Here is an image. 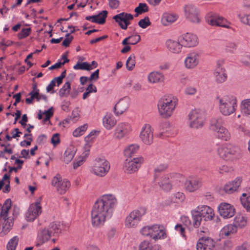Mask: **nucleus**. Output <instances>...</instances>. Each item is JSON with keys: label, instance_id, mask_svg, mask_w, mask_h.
I'll list each match as a JSON object with an SVG mask.
<instances>
[{"label": "nucleus", "instance_id": "obj_1", "mask_svg": "<svg viewBox=\"0 0 250 250\" xmlns=\"http://www.w3.org/2000/svg\"><path fill=\"white\" fill-rule=\"evenodd\" d=\"M117 200L112 194H105L97 200L91 210V223L93 227H100L110 219L117 205Z\"/></svg>", "mask_w": 250, "mask_h": 250}, {"label": "nucleus", "instance_id": "obj_2", "mask_svg": "<svg viewBox=\"0 0 250 250\" xmlns=\"http://www.w3.org/2000/svg\"><path fill=\"white\" fill-rule=\"evenodd\" d=\"M220 112L224 116H229L233 113L237 108V100L235 97L230 95H225L217 97Z\"/></svg>", "mask_w": 250, "mask_h": 250}, {"label": "nucleus", "instance_id": "obj_3", "mask_svg": "<svg viewBox=\"0 0 250 250\" xmlns=\"http://www.w3.org/2000/svg\"><path fill=\"white\" fill-rule=\"evenodd\" d=\"M12 202L10 199L5 200L1 207L0 212V227H2L1 233L7 234L13 226V219L8 217L9 209L11 208Z\"/></svg>", "mask_w": 250, "mask_h": 250}, {"label": "nucleus", "instance_id": "obj_4", "mask_svg": "<svg viewBox=\"0 0 250 250\" xmlns=\"http://www.w3.org/2000/svg\"><path fill=\"white\" fill-rule=\"evenodd\" d=\"M176 104V102L170 98H161L158 104L160 114L164 118H167L171 116Z\"/></svg>", "mask_w": 250, "mask_h": 250}, {"label": "nucleus", "instance_id": "obj_5", "mask_svg": "<svg viewBox=\"0 0 250 250\" xmlns=\"http://www.w3.org/2000/svg\"><path fill=\"white\" fill-rule=\"evenodd\" d=\"M219 156L225 160H232L239 153V148L231 144H225L220 146L217 149Z\"/></svg>", "mask_w": 250, "mask_h": 250}, {"label": "nucleus", "instance_id": "obj_6", "mask_svg": "<svg viewBox=\"0 0 250 250\" xmlns=\"http://www.w3.org/2000/svg\"><path fill=\"white\" fill-rule=\"evenodd\" d=\"M146 212V208L145 207H140L133 210L126 216L125 222V226L128 228L136 227Z\"/></svg>", "mask_w": 250, "mask_h": 250}, {"label": "nucleus", "instance_id": "obj_7", "mask_svg": "<svg viewBox=\"0 0 250 250\" xmlns=\"http://www.w3.org/2000/svg\"><path fill=\"white\" fill-rule=\"evenodd\" d=\"M110 168L109 162L104 158H97L91 171L97 176L104 177L108 173Z\"/></svg>", "mask_w": 250, "mask_h": 250}, {"label": "nucleus", "instance_id": "obj_8", "mask_svg": "<svg viewBox=\"0 0 250 250\" xmlns=\"http://www.w3.org/2000/svg\"><path fill=\"white\" fill-rule=\"evenodd\" d=\"M190 127L193 128L202 127L204 125V116L203 112L199 109L191 110L188 115Z\"/></svg>", "mask_w": 250, "mask_h": 250}, {"label": "nucleus", "instance_id": "obj_9", "mask_svg": "<svg viewBox=\"0 0 250 250\" xmlns=\"http://www.w3.org/2000/svg\"><path fill=\"white\" fill-rule=\"evenodd\" d=\"M51 185L60 194H64L71 186L70 182L66 179H62V177L57 174L52 180Z\"/></svg>", "mask_w": 250, "mask_h": 250}, {"label": "nucleus", "instance_id": "obj_10", "mask_svg": "<svg viewBox=\"0 0 250 250\" xmlns=\"http://www.w3.org/2000/svg\"><path fill=\"white\" fill-rule=\"evenodd\" d=\"M153 181L155 185H158L164 191H169L172 188L171 174H165L159 178L157 174H154Z\"/></svg>", "mask_w": 250, "mask_h": 250}, {"label": "nucleus", "instance_id": "obj_11", "mask_svg": "<svg viewBox=\"0 0 250 250\" xmlns=\"http://www.w3.org/2000/svg\"><path fill=\"white\" fill-rule=\"evenodd\" d=\"M144 159L142 157L134 158L132 159H126L124 163V169L127 173H133L141 167Z\"/></svg>", "mask_w": 250, "mask_h": 250}, {"label": "nucleus", "instance_id": "obj_12", "mask_svg": "<svg viewBox=\"0 0 250 250\" xmlns=\"http://www.w3.org/2000/svg\"><path fill=\"white\" fill-rule=\"evenodd\" d=\"M140 138L146 145H150L153 142V129L149 124H146L142 127Z\"/></svg>", "mask_w": 250, "mask_h": 250}, {"label": "nucleus", "instance_id": "obj_13", "mask_svg": "<svg viewBox=\"0 0 250 250\" xmlns=\"http://www.w3.org/2000/svg\"><path fill=\"white\" fill-rule=\"evenodd\" d=\"M215 82L220 84L225 83L228 79V74L225 68L222 66V62H218L213 72Z\"/></svg>", "mask_w": 250, "mask_h": 250}, {"label": "nucleus", "instance_id": "obj_14", "mask_svg": "<svg viewBox=\"0 0 250 250\" xmlns=\"http://www.w3.org/2000/svg\"><path fill=\"white\" fill-rule=\"evenodd\" d=\"M178 41L182 45L186 47H192L196 46L198 43L197 37L193 34L187 33L178 38Z\"/></svg>", "mask_w": 250, "mask_h": 250}, {"label": "nucleus", "instance_id": "obj_15", "mask_svg": "<svg viewBox=\"0 0 250 250\" xmlns=\"http://www.w3.org/2000/svg\"><path fill=\"white\" fill-rule=\"evenodd\" d=\"M113 19L118 23L122 29L126 30L128 25L130 24L129 21L133 19V16L131 14L122 12L114 16Z\"/></svg>", "mask_w": 250, "mask_h": 250}, {"label": "nucleus", "instance_id": "obj_16", "mask_svg": "<svg viewBox=\"0 0 250 250\" xmlns=\"http://www.w3.org/2000/svg\"><path fill=\"white\" fill-rule=\"evenodd\" d=\"M200 53L198 51H194L187 55L185 60V67L188 69H193L199 63Z\"/></svg>", "mask_w": 250, "mask_h": 250}, {"label": "nucleus", "instance_id": "obj_17", "mask_svg": "<svg viewBox=\"0 0 250 250\" xmlns=\"http://www.w3.org/2000/svg\"><path fill=\"white\" fill-rule=\"evenodd\" d=\"M42 212L40 203L37 202L32 204L25 213V218L28 221H33Z\"/></svg>", "mask_w": 250, "mask_h": 250}, {"label": "nucleus", "instance_id": "obj_18", "mask_svg": "<svg viewBox=\"0 0 250 250\" xmlns=\"http://www.w3.org/2000/svg\"><path fill=\"white\" fill-rule=\"evenodd\" d=\"M131 130V127L129 124L125 123L119 124L116 126L114 132V137L118 140H120L126 135Z\"/></svg>", "mask_w": 250, "mask_h": 250}, {"label": "nucleus", "instance_id": "obj_19", "mask_svg": "<svg viewBox=\"0 0 250 250\" xmlns=\"http://www.w3.org/2000/svg\"><path fill=\"white\" fill-rule=\"evenodd\" d=\"M184 11L186 18L194 23L200 22L198 11L197 8L193 5L188 4L185 6Z\"/></svg>", "mask_w": 250, "mask_h": 250}, {"label": "nucleus", "instance_id": "obj_20", "mask_svg": "<svg viewBox=\"0 0 250 250\" xmlns=\"http://www.w3.org/2000/svg\"><path fill=\"white\" fill-rule=\"evenodd\" d=\"M218 209L220 215L224 218H231L235 214V208L233 206L227 203H221Z\"/></svg>", "mask_w": 250, "mask_h": 250}, {"label": "nucleus", "instance_id": "obj_21", "mask_svg": "<svg viewBox=\"0 0 250 250\" xmlns=\"http://www.w3.org/2000/svg\"><path fill=\"white\" fill-rule=\"evenodd\" d=\"M197 210L202 218L206 221L212 220L214 215L213 209L208 206L198 207Z\"/></svg>", "mask_w": 250, "mask_h": 250}, {"label": "nucleus", "instance_id": "obj_22", "mask_svg": "<svg viewBox=\"0 0 250 250\" xmlns=\"http://www.w3.org/2000/svg\"><path fill=\"white\" fill-rule=\"evenodd\" d=\"M129 107V100L125 98L120 100L115 105L114 110L115 115H120L125 112Z\"/></svg>", "mask_w": 250, "mask_h": 250}, {"label": "nucleus", "instance_id": "obj_23", "mask_svg": "<svg viewBox=\"0 0 250 250\" xmlns=\"http://www.w3.org/2000/svg\"><path fill=\"white\" fill-rule=\"evenodd\" d=\"M202 186L201 181L196 179H187L185 183V187L187 190L189 192H193L198 189Z\"/></svg>", "mask_w": 250, "mask_h": 250}, {"label": "nucleus", "instance_id": "obj_24", "mask_svg": "<svg viewBox=\"0 0 250 250\" xmlns=\"http://www.w3.org/2000/svg\"><path fill=\"white\" fill-rule=\"evenodd\" d=\"M237 229L236 226L229 224L224 226L220 231L219 236L222 238L230 236L236 233Z\"/></svg>", "mask_w": 250, "mask_h": 250}, {"label": "nucleus", "instance_id": "obj_25", "mask_svg": "<svg viewBox=\"0 0 250 250\" xmlns=\"http://www.w3.org/2000/svg\"><path fill=\"white\" fill-rule=\"evenodd\" d=\"M166 45L167 49L171 52L174 53H179L181 52L183 46L181 42L172 40H168L166 42Z\"/></svg>", "mask_w": 250, "mask_h": 250}, {"label": "nucleus", "instance_id": "obj_26", "mask_svg": "<svg viewBox=\"0 0 250 250\" xmlns=\"http://www.w3.org/2000/svg\"><path fill=\"white\" fill-rule=\"evenodd\" d=\"M166 237V233L165 230L163 229L159 225H153V231L151 238L154 240L161 239H164Z\"/></svg>", "mask_w": 250, "mask_h": 250}, {"label": "nucleus", "instance_id": "obj_27", "mask_svg": "<svg viewBox=\"0 0 250 250\" xmlns=\"http://www.w3.org/2000/svg\"><path fill=\"white\" fill-rule=\"evenodd\" d=\"M164 80V75L158 71L152 72L148 75V81L151 83H163Z\"/></svg>", "mask_w": 250, "mask_h": 250}, {"label": "nucleus", "instance_id": "obj_28", "mask_svg": "<svg viewBox=\"0 0 250 250\" xmlns=\"http://www.w3.org/2000/svg\"><path fill=\"white\" fill-rule=\"evenodd\" d=\"M240 184L241 181L240 179L236 178L231 182L226 184L224 187V190L227 193H232L233 192L237 190L240 186Z\"/></svg>", "mask_w": 250, "mask_h": 250}, {"label": "nucleus", "instance_id": "obj_29", "mask_svg": "<svg viewBox=\"0 0 250 250\" xmlns=\"http://www.w3.org/2000/svg\"><path fill=\"white\" fill-rule=\"evenodd\" d=\"M225 21L226 20L225 19L219 16H213L208 20V23L211 25L229 28V26L225 24Z\"/></svg>", "mask_w": 250, "mask_h": 250}, {"label": "nucleus", "instance_id": "obj_30", "mask_svg": "<svg viewBox=\"0 0 250 250\" xmlns=\"http://www.w3.org/2000/svg\"><path fill=\"white\" fill-rule=\"evenodd\" d=\"M224 121L221 117L213 118L210 121V129L215 132L219 128L222 127L224 125Z\"/></svg>", "mask_w": 250, "mask_h": 250}, {"label": "nucleus", "instance_id": "obj_31", "mask_svg": "<svg viewBox=\"0 0 250 250\" xmlns=\"http://www.w3.org/2000/svg\"><path fill=\"white\" fill-rule=\"evenodd\" d=\"M215 136L220 139L224 141L229 140L231 137L230 133L224 126L219 128L214 132Z\"/></svg>", "mask_w": 250, "mask_h": 250}, {"label": "nucleus", "instance_id": "obj_32", "mask_svg": "<svg viewBox=\"0 0 250 250\" xmlns=\"http://www.w3.org/2000/svg\"><path fill=\"white\" fill-rule=\"evenodd\" d=\"M139 149V146L138 145H130L125 148L124 151V155L129 159L138 151Z\"/></svg>", "mask_w": 250, "mask_h": 250}, {"label": "nucleus", "instance_id": "obj_33", "mask_svg": "<svg viewBox=\"0 0 250 250\" xmlns=\"http://www.w3.org/2000/svg\"><path fill=\"white\" fill-rule=\"evenodd\" d=\"M52 236H58L62 232L60 223L51 222L47 227Z\"/></svg>", "mask_w": 250, "mask_h": 250}, {"label": "nucleus", "instance_id": "obj_34", "mask_svg": "<svg viewBox=\"0 0 250 250\" xmlns=\"http://www.w3.org/2000/svg\"><path fill=\"white\" fill-rule=\"evenodd\" d=\"M103 125L107 129H110L116 123V120L111 114H106L103 120Z\"/></svg>", "mask_w": 250, "mask_h": 250}, {"label": "nucleus", "instance_id": "obj_35", "mask_svg": "<svg viewBox=\"0 0 250 250\" xmlns=\"http://www.w3.org/2000/svg\"><path fill=\"white\" fill-rule=\"evenodd\" d=\"M107 14L108 12L106 10H103L97 15H93V16H94V20H92V22L100 24H104L105 22V19Z\"/></svg>", "mask_w": 250, "mask_h": 250}, {"label": "nucleus", "instance_id": "obj_36", "mask_svg": "<svg viewBox=\"0 0 250 250\" xmlns=\"http://www.w3.org/2000/svg\"><path fill=\"white\" fill-rule=\"evenodd\" d=\"M75 153L74 147L71 146L67 148L64 153L63 161L66 164L70 163L74 158Z\"/></svg>", "mask_w": 250, "mask_h": 250}, {"label": "nucleus", "instance_id": "obj_37", "mask_svg": "<svg viewBox=\"0 0 250 250\" xmlns=\"http://www.w3.org/2000/svg\"><path fill=\"white\" fill-rule=\"evenodd\" d=\"M192 219V226L195 228H198L201 225L202 218L197 209L191 211Z\"/></svg>", "mask_w": 250, "mask_h": 250}, {"label": "nucleus", "instance_id": "obj_38", "mask_svg": "<svg viewBox=\"0 0 250 250\" xmlns=\"http://www.w3.org/2000/svg\"><path fill=\"white\" fill-rule=\"evenodd\" d=\"M240 109L242 114L250 118V99L242 101Z\"/></svg>", "mask_w": 250, "mask_h": 250}, {"label": "nucleus", "instance_id": "obj_39", "mask_svg": "<svg viewBox=\"0 0 250 250\" xmlns=\"http://www.w3.org/2000/svg\"><path fill=\"white\" fill-rule=\"evenodd\" d=\"M52 235L48 229L44 228L43 229H41L38 234V239L42 240V243H44L48 241Z\"/></svg>", "mask_w": 250, "mask_h": 250}, {"label": "nucleus", "instance_id": "obj_40", "mask_svg": "<svg viewBox=\"0 0 250 250\" xmlns=\"http://www.w3.org/2000/svg\"><path fill=\"white\" fill-rule=\"evenodd\" d=\"M247 219L241 214L237 215L234 219L233 225L236 226V229L238 227L242 228L247 225Z\"/></svg>", "mask_w": 250, "mask_h": 250}, {"label": "nucleus", "instance_id": "obj_41", "mask_svg": "<svg viewBox=\"0 0 250 250\" xmlns=\"http://www.w3.org/2000/svg\"><path fill=\"white\" fill-rule=\"evenodd\" d=\"M177 19V17L174 14L165 13L163 15L162 21L164 25H167V23H172Z\"/></svg>", "mask_w": 250, "mask_h": 250}, {"label": "nucleus", "instance_id": "obj_42", "mask_svg": "<svg viewBox=\"0 0 250 250\" xmlns=\"http://www.w3.org/2000/svg\"><path fill=\"white\" fill-rule=\"evenodd\" d=\"M241 204L247 212L250 213V196L247 197L246 193H243L240 198Z\"/></svg>", "mask_w": 250, "mask_h": 250}, {"label": "nucleus", "instance_id": "obj_43", "mask_svg": "<svg viewBox=\"0 0 250 250\" xmlns=\"http://www.w3.org/2000/svg\"><path fill=\"white\" fill-rule=\"evenodd\" d=\"M71 89V83L69 82H66L62 87L59 90V95L61 97H63L69 94Z\"/></svg>", "mask_w": 250, "mask_h": 250}, {"label": "nucleus", "instance_id": "obj_44", "mask_svg": "<svg viewBox=\"0 0 250 250\" xmlns=\"http://www.w3.org/2000/svg\"><path fill=\"white\" fill-rule=\"evenodd\" d=\"M135 65V56L134 54L130 55L126 62V67L128 70H132Z\"/></svg>", "mask_w": 250, "mask_h": 250}, {"label": "nucleus", "instance_id": "obj_45", "mask_svg": "<svg viewBox=\"0 0 250 250\" xmlns=\"http://www.w3.org/2000/svg\"><path fill=\"white\" fill-rule=\"evenodd\" d=\"M73 68L75 70H85L89 71L92 70L91 67L90 66V63L87 62H77L76 65L73 66Z\"/></svg>", "mask_w": 250, "mask_h": 250}, {"label": "nucleus", "instance_id": "obj_46", "mask_svg": "<svg viewBox=\"0 0 250 250\" xmlns=\"http://www.w3.org/2000/svg\"><path fill=\"white\" fill-rule=\"evenodd\" d=\"M19 242V238L17 236H14L8 242L7 245V250H15Z\"/></svg>", "mask_w": 250, "mask_h": 250}, {"label": "nucleus", "instance_id": "obj_47", "mask_svg": "<svg viewBox=\"0 0 250 250\" xmlns=\"http://www.w3.org/2000/svg\"><path fill=\"white\" fill-rule=\"evenodd\" d=\"M201 238L204 239V240H203L204 245H205V247L207 248L208 250H211L214 247L215 242L211 238L209 237H202Z\"/></svg>", "mask_w": 250, "mask_h": 250}, {"label": "nucleus", "instance_id": "obj_48", "mask_svg": "<svg viewBox=\"0 0 250 250\" xmlns=\"http://www.w3.org/2000/svg\"><path fill=\"white\" fill-rule=\"evenodd\" d=\"M83 156H81L78 158V159L74 162L73 164V167L74 169H76L79 167L81 166L84 161L85 160V158L89 154V150L86 151L83 154Z\"/></svg>", "mask_w": 250, "mask_h": 250}, {"label": "nucleus", "instance_id": "obj_49", "mask_svg": "<svg viewBox=\"0 0 250 250\" xmlns=\"http://www.w3.org/2000/svg\"><path fill=\"white\" fill-rule=\"evenodd\" d=\"M148 11V7L147 4L145 3H140L138 6L135 9V12L137 13L136 16H137L138 14H141Z\"/></svg>", "mask_w": 250, "mask_h": 250}, {"label": "nucleus", "instance_id": "obj_50", "mask_svg": "<svg viewBox=\"0 0 250 250\" xmlns=\"http://www.w3.org/2000/svg\"><path fill=\"white\" fill-rule=\"evenodd\" d=\"M87 124H84L76 128L73 132V135L75 137H79L84 134L87 128Z\"/></svg>", "mask_w": 250, "mask_h": 250}, {"label": "nucleus", "instance_id": "obj_51", "mask_svg": "<svg viewBox=\"0 0 250 250\" xmlns=\"http://www.w3.org/2000/svg\"><path fill=\"white\" fill-rule=\"evenodd\" d=\"M152 231H153V226H145L141 230V233L144 236H149L151 238V235H152Z\"/></svg>", "mask_w": 250, "mask_h": 250}, {"label": "nucleus", "instance_id": "obj_52", "mask_svg": "<svg viewBox=\"0 0 250 250\" xmlns=\"http://www.w3.org/2000/svg\"><path fill=\"white\" fill-rule=\"evenodd\" d=\"M152 246L148 241L144 240L139 245L138 250H151Z\"/></svg>", "mask_w": 250, "mask_h": 250}, {"label": "nucleus", "instance_id": "obj_53", "mask_svg": "<svg viewBox=\"0 0 250 250\" xmlns=\"http://www.w3.org/2000/svg\"><path fill=\"white\" fill-rule=\"evenodd\" d=\"M150 24L151 22L148 17H145L144 19L140 20L138 22V25L142 28H146Z\"/></svg>", "mask_w": 250, "mask_h": 250}, {"label": "nucleus", "instance_id": "obj_54", "mask_svg": "<svg viewBox=\"0 0 250 250\" xmlns=\"http://www.w3.org/2000/svg\"><path fill=\"white\" fill-rule=\"evenodd\" d=\"M31 28H23L21 31L18 34V37L19 39H22L28 37L31 33Z\"/></svg>", "mask_w": 250, "mask_h": 250}, {"label": "nucleus", "instance_id": "obj_55", "mask_svg": "<svg viewBox=\"0 0 250 250\" xmlns=\"http://www.w3.org/2000/svg\"><path fill=\"white\" fill-rule=\"evenodd\" d=\"M218 171L220 174H224L231 172L233 171V169L231 167L223 165L218 168Z\"/></svg>", "mask_w": 250, "mask_h": 250}, {"label": "nucleus", "instance_id": "obj_56", "mask_svg": "<svg viewBox=\"0 0 250 250\" xmlns=\"http://www.w3.org/2000/svg\"><path fill=\"white\" fill-rule=\"evenodd\" d=\"M168 167V165L167 163H163L159 165L156 167L154 169V174H157V173L162 172L166 170Z\"/></svg>", "mask_w": 250, "mask_h": 250}, {"label": "nucleus", "instance_id": "obj_57", "mask_svg": "<svg viewBox=\"0 0 250 250\" xmlns=\"http://www.w3.org/2000/svg\"><path fill=\"white\" fill-rule=\"evenodd\" d=\"M238 17L242 23L250 26V14L244 15L239 14Z\"/></svg>", "mask_w": 250, "mask_h": 250}, {"label": "nucleus", "instance_id": "obj_58", "mask_svg": "<svg viewBox=\"0 0 250 250\" xmlns=\"http://www.w3.org/2000/svg\"><path fill=\"white\" fill-rule=\"evenodd\" d=\"M181 221L183 224L188 227L190 228L192 226V223L188 217L187 216H183L181 217Z\"/></svg>", "mask_w": 250, "mask_h": 250}, {"label": "nucleus", "instance_id": "obj_59", "mask_svg": "<svg viewBox=\"0 0 250 250\" xmlns=\"http://www.w3.org/2000/svg\"><path fill=\"white\" fill-rule=\"evenodd\" d=\"M130 42L129 44L134 45L137 43L141 40V37L138 34L135 35L130 36Z\"/></svg>", "mask_w": 250, "mask_h": 250}, {"label": "nucleus", "instance_id": "obj_60", "mask_svg": "<svg viewBox=\"0 0 250 250\" xmlns=\"http://www.w3.org/2000/svg\"><path fill=\"white\" fill-rule=\"evenodd\" d=\"M203 239H199L197 242L196 245V249L197 250H208L207 248L205 247V245H204Z\"/></svg>", "mask_w": 250, "mask_h": 250}, {"label": "nucleus", "instance_id": "obj_61", "mask_svg": "<svg viewBox=\"0 0 250 250\" xmlns=\"http://www.w3.org/2000/svg\"><path fill=\"white\" fill-rule=\"evenodd\" d=\"M196 88L192 86H188L185 90V93L187 95H193L196 93Z\"/></svg>", "mask_w": 250, "mask_h": 250}, {"label": "nucleus", "instance_id": "obj_62", "mask_svg": "<svg viewBox=\"0 0 250 250\" xmlns=\"http://www.w3.org/2000/svg\"><path fill=\"white\" fill-rule=\"evenodd\" d=\"M175 229L177 231L179 232L183 237H186L185 228L181 224H177L175 226Z\"/></svg>", "mask_w": 250, "mask_h": 250}, {"label": "nucleus", "instance_id": "obj_63", "mask_svg": "<svg viewBox=\"0 0 250 250\" xmlns=\"http://www.w3.org/2000/svg\"><path fill=\"white\" fill-rule=\"evenodd\" d=\"M59 136L60 135L59 133H55L53 135L51 141V143L53 145L56 146V145L60 143Z\"/></svg>", "mask_w": 250, "mask_h": 250}, {"label": "nucleus", "instance_id": "obj_64", "mask_svg": "<svg viewBox=\"0 0 250 250\" xmlns=\"http://www.w3.org/2000/svg\"><path fill=\"white\" fill-rule=\"evenodd\" d=\"M99 70L97 69L95 71H94L92 74H91V76L89 78H88V81H96L99 79Z\"/></svg>", "mask_w": 250, "mask_h": 250}]
</instances>
